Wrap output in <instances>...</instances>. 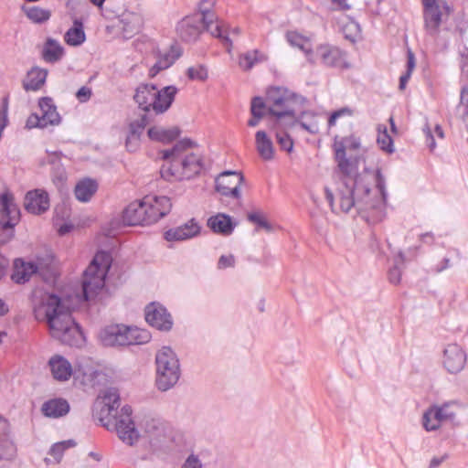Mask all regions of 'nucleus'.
<instances>
[{"instance_id":"nucleus-27","label":"nucleus","mask_w":468,"mask_h":468,"mask_svg":"<svg viewBox=\"0 0 468 468\" xmlns=\"http://www.w3.org/2000/svg\"><path fill=\"white\" fill-rule=\"evenodd\" d=\"M65 56V49L62 45L51 38L48 37L44 42L41 49V58L49 64L59 62Z\"/></svg>"},{"instance_id":"nucleus-47","label":"nucleus","mask_w":468,"mask_h":468,"mask_svg":"<svg viewBox=\"0 0 468 468\" xmlns=\"http://www.w3.org/2000/svg\"><path fill=\"white\" fill-rule=\"evenodd\" d=\"M86 39L85 31H66L65 42L72 47L81 45Z\"/></svg>"},{"instance_id":"nucleus-31","label":"nucleus","mask_w":468,"mask_h":468,"mask_svg":"<svg viewBox=\"0 0 468 468\" xmlns=\"http://www.w3.org/2000/svg\"><path fill=\"white\" fill-rule=\"evenodd\" d=\"M48 76V70L38 67H33L27 74V79L23 81V88L27 91L38 90L45 83Z\"/></svg>"},{"instance_id":"nucleus-40","label":"nucleus","mask_w":468,"mask_h":468,"mask_svg":"<svg viewBox=\"0 0 468 468\" xmlns=\"http://www.w3.org/2000/svg\"><path fill=\"white\" fill-rule=\"evenodd\" d=\"M76 444H77L76 441L72 439L58 441V442L54 443L51 446L48 453L52 457H54L58 462H59L63 456L64 452L69 448H72V447L76 446Z\"/></svg>"},{"instance_id":"nucleus-9","label":"nucleus","mask_w":468,"mask_h":468,"mask_svg":"<svg viewBox=\"0 0 468 468\" xmlns=\"http://www.w3.org/2000/svg\"><path fill=\"white\" fill-rule=\"evenodd\" d=\"M215 0H201L198 11L185 16L177 25L176 29H224V25L212 11Z\"/></svg>"},{"instance_id":"nucleus-10","label":"nucleus","mask_w":468,"mask_h":468,"mask_svg":"<svg viewBox=\"0 0 468 468\" xmlns=\"http://www.w3.org/2000/svg\"><path fill=\"white\" fill-rule=\"evenodd\" d=\"M423 18L428 29H438L453 12L447 0H421Z\"/></svg>"},{"instance_id":"nucleus-32","label":"nucleus","mask_w":468,"mask_h":468,"mask_svg":"<svg viewBox=\"0 0 468 468\" xmlns=\"http://www.w3.org/2000/svg\"><path fill=\"white\" fill-rule=\"evenodd\" d=\"M180 129L176 126L169 129L153 126L148 129L147 135L153 141L169 144L176 140L180 135Z\"/></svg>"},{"instance_id":"nucleus-2","label":"nucleus","mask_w":468,"mask_h":468,"mask_svg":"<svg viewBox=\"0 0 468 468\" xmlns=\"http://www.w3.org/2000/svg\"><path fill=\"white\" fill-rule=\"evenodd\" d=\"M37 321L46 322L50 335L61 344L80 346L84 335L79 324L72 318L71 312L62 299L55 293H48L34 308Z\"/></svg>"},{"instance_id":"nucleus-35","label":"nucleus","mask_w":468,"mask_h":468,"mask_svg":"<svg viewBox=\"0 0 468 468\" xmlns=\"http://www.w3.org/2000/svg\"><path fill=\"white\" fill-rule=\"evenodd\" d=\"M286 39L291 46L298 48L304 53L312 51V42L310 37L303 36L298 31H287Z\"/></svg>"},{"instance_id":"nucleus-33","label":"nucleus","mask_w":468,"mask_h":468,"mask_svg":"<svg viewBox=\"0 0 468 468\" xmlns=\"http://www.w3.org/2000/svg\"><path fill=\"white\" fill-rule=\"evenodd\" d=\"M255 143L260 156L266 161L271 160L274 156V148L271 140L265 131H258L255 134Z\"/></svg>"},{"instance_id":"nucleus-18","label":"nucleus","mask_w":468,"mask_h":468,"mask_svg":"<svg viewBox=\"0 0 468 468\" xmlns=\"http://www.w3.org/2000/svg\"><path fill=\"white\" fill-rule=\"evenodd\" d=\"M466 354L457 344L448 345L443 351V365L451 374L459 373L465 366Z\"/></svg>"},{"instance_id":"nucleus-5","label":"nucleus","mask_w":468,"mask_h":468,"mask_svg":"<svg viewBox=\"0 0 468 468\" xmlns=\"http://www.w3.org/2000/svg\"><path fill=\"white\" fill-rule=\"evenodd\" d=\"M270 104L268 114L276 118L280 125L290 128L298 122L295 116V104L302 103L303 98L283 87H271L267 91Z\"/></svg>"},{"instance_id":"nucleus-29","label":"nucleus","mask_w":468,"mask_h":468,"mask_svg":"<svg viewBox=\"0 0 468 468\" xmlns=\"http://www.w3.org/2000/svg\"><path fill=\"white\" fill-rule=\"evenodd\" d=\"M42 413L48 418H60L69 411V404L64 399H52L43 403Z\"/></svg>"},{"instance_id":"nucleus-6","label":"nucleus","mask_w":468,"mask_h":468,"mask_svg":"<svg viewBox=\"0 0 468 468\" xmlns=\"http://www.w3.org/2000/svg\"><path fill=\"white\" fill-rule=\"evenodd\" d=\"M133 410L131 406L125 405L121 411L115 410L112 407L104 405L96 413V417L107 430L116 431L118 437L128 445H133L139 439V432L132 419Z\"/></svg>"},{"instance_id":"nucleus-7","label":"nucleus","mask_w":468,"mask_h":468,"mask_svg":"<svg viewBox=\"0 0 468 468\" xmlns=\"http://www.w3.org/2000/svg\"><path fill=\"white\" fill-rule=\"evenodd\" d=\"M155 386L160 391L174 388L181 376L179 359L170 346H163L155 355Z\"/></svg>"},{"instance_id":"nucleus-37","label":"nucleus","mask_w":468,"mask_h":468,"mask_svg":"<svg viewBox=\"0 0 468 468\" xmlns=\"http://www.w3.org/2000/svg\"><path fill=\"white\" fill-rule=\"evenodd\" d=\"M127 338V346L143 345L150 341L151 335L147 330L128 326Z\"/></svg>"},{"instance_id":"nucleus-23","label":"nucleus","mask_w":468,"mask_h":468,"mask_svg":"<svg viewBox=\"0 0 468 468\" xmlns=\"http://www.w3.org/2000/svg\"><path fill=\"white\" fill-rule=\"evenodd\" d=\"M33 274H37V266L34 261H26L21 258L14 261L11 280L15 283L25 284Z\"/></svg>"},{"instance_id":"nucleus-36","label":"nucleus","mask_w":468,"mask_h":468,"mask_svg":"<svg viewBox=\"0 0 468 468\" xmlns=\"http://www.w3.org/2000/svg\"><path fill=\"white\" fill-rule=\"evenodd\" d=\"M264 60H266V57L259 52V50L254 49L241 54L239 59V65L244 70H250L255 64Z\"/></svg>"},{"instance_id":"nucleus-30","label":"nucleus","mask_w":468,"mask_h":468,"mask_svg":"<svg viewBox=\"0 0 468 468\" xmlns=\"http://www.w3.org/2000/svg\"><path fill=\"white\" fill-rule=\"evenodd\" d=\"M38 106L42 112L41 120L45 122V127L48 124L57 125L60 122V116L57 112V107L53 103V100L49 97H43L38 101Z\"/></svg>"},{"instance_id":"nucleus-21","label":"nucleus","mask_w":468,"mask_h":468,"mask_svg":"<svg viewBox=\"0 0 468 468\" xmlns=\"http://www.w3.org/2000/svg\"><path fill=\"white\" fill-rule=\"evenodd\" d=\"M37 274L47 282L54 281L57 276V264L53 252L46 250L43 253H37L36 261Z\"/></svg>"},{"instance_id":"nucleus-15","label":"nucleus","mask_w":468,"mask_h":468,"mask_svg":"<svg viewBox=\"0 0 468 468\" xmlns=\"http://www.w3.org/2000/svg\"><path fill=\"white\" fill-rule=\"evenodd\" d=\"M144 313L145 320L151 326L166 332L172 329V316L162 304L151 303L145 307Z\"/></svg>"},{"instance_id":"nucleus-19","label":"nucleus","mask_w":468,"mask_h":468,"mask_svg":"<svg viewBox=\"0 0 468 468\" xmlns=\"http://www.w3.org/2000/svg\"><path fill=\"white\" fill-rule=\"evenodd\" d=\"M453 418L454 413L448 410L447 405L431 406L423 414L422 425L427 431H433L440 428L442 421Z\"/></svg>"},{"instance_id":"nucleus-39","label":"nucleus","mask_w":468,"mask_h":468,"mask_svg":"<svg viewBox=\"0 0 468 468\" xmlns=\"http://www.w3.org/2000/svg\"><path fill=\"white\" fill-rule=\"evenodd\" d=\"M122 29H138L144 27V18L138 13L126 12L121 16Z\"/></svg>"},{"instance_id":"nucleus-48","label":"nucleus","mask_w":468,"mask_h":468,"mask_svg":"<svg viewBox=\"0 0 468 468\" xmlns=\"http://www.w3.org/2000/svg\"><path fill=\"white\" fill-rule=\"evenodd\" d=\"M276 140L280 148L288 153L292 151L293 142L290 135L285 132H278L276 133Z\"/></svg>"},{"instance_id":"nucleus-45","label":"nucleus","mask_w":468,"mask_h":468,"mask_svg":"<svg viewBox=\"0 0 468 468\" xmlns=\"http://www.w3.org/2000/svg\"><path fill=\"white\" fill-rule=\"evenodd\" d=\"M377 142L381 150H383L388 154H392L394 152L393 139L388 133L386 127H384V130L382 133L379 132V133L378 135Z\"/></svg>"},{"instance_id":"nucleus-54","label":"nucleus","mask_w":468,"mask_h":468,"mask_svg":"<svg viewBox=\"0 0 468 468\" xmlns=\"http://www.w3.org/2000/svg\"><path fill=\"white\" fill-rule=\"evenodd\" d=\"M15 237V229H4L0 226V247L11 241Z\"/></svg>"},{"instance_id":"nucleus-62","label":"nucleus","mask_w":468,"mask_h":468,"mask_svg":"<svg viewBox=\"0 0 468 468\" xmlns=\"http://www.w3.org/2000/svg\"><path fill=\"white\" fill-rule=\"evenodd\" d=\"M9 264V260L0 253V281L3 279V277H5Z\"/></svg>"},{"instance_id":"nucleus-50","label":"nucleus","mask_w":468,"mask_h":468,"mask_svg":"<svg viewBox=\"0 0 468 468\" xmlns=\"http://www.w3.org/2000/svg\"><path fill=\"white\" fill-rule=\"evenodd\" d=\"M353 111L348 107L341 108L337 111L333 112L328 118V126L332 127L335 125L336 120L344 115H352Z\"/></svg>"},{"instance_id":"nucleus-26","label":"nucleus","mask_w":468,"mask_h":468,"mask_svg":"<svg viewBox=\"0 0 468 468\" xmlns=\"http://www.w3.org/2000/svg\"><path fill=\"white\" fill-rule=\"evenodd\" d=\"M178 90L176 86L170 85L161 90H156L154 112L155 114H161L166 112L175 101Z\"/></svg>"},{"instance_id":"nucleus-46","label":"nucleus","mask_w":468,"mask_h":468,"mask_svg":"<svg viewBox=\"0 0 468 468\" xmlns=\"http://www.w3.org/2000/svg\"><path fill=\"white\" fill-rule=\"evenodd\" d=\"M403 261L404 255L402 252H399L398 258L396 259L395 265L388 270V277L389 282L393 284H398L400 282L401 271L398 264H402Z\"/></svg>"},{"instance_id":"nucleus-43","label":"nucleus","mask_w":468,"mask_h":468,"mask_svg":"<svg viewBox=\"0 0 468 468\" xmlns=\"http://www.w3.org/2000/svg\"><path fill=\"white\" fill-rule=\"evenodd\" d=\"M268 108L261 97L256 96L252 98L250 102V113L252 116L264 117L268 113Z\"/></svg>"},{"instance_id":"nucleus-59","label":"nucleus","mask_w":468,"mask_h":468,"mask_svg":"<svg viewBox=\"0 0 468 468\" xmlns=\"http://www.w3.org/2000/svg\"><path fill=\"white\" fill-rule=\"evenodd\" d=\"M332 10L346 11L351 8V5L347 3V0H330Z\"/></svg>"},{"instance_id":"nucleus-44","label":"nucleus","mask_w":468,"mask_h":468,"mask_svg":"<svg viewBox=\"0 0 468 468\" xmlns=\"http://www.w3.org/2000/svg\"><path fill=\"white\" fill-rule=\"evenodd\" d=\"M186 76L191 80L205 81L208 78L207 69L204 65L190 67L186 70Z\"/></svg>"},{"instance_id":"nucleus-20","label":"nucleus","mask_w":468,"mask_h":468,"mask_svg":"<svg viewBox=\"0 0 468 468\" xmlns=\"http://www.w3.org/2000/svg\"><path fill=\"white\" fill-rule=\"evenodd\" d=\"M16 455V446L11 438L7 420L0 417V462L12 461Z\"/></svg>"},{"instance_id":"nucleus-49","label":"nucleus","mask_w":468,"mask_h":468,"mask_svg":"<svg viewBox=\"0 0 468 468\" xmlns=\"http://www.w3.org/2000/svg\"><path fill=\"white\" fill-rule=\"evenodd\" d=\"M49 12L38 7H33L27 12V16L34 22L41 23L49 18Z\"/></svg>"},{"instance_id":"nucleus-55","label":"nucleus","mask_w":468,"mask_h":468,"mask_svg":"<svg viewBox=\"0 0 468 468\" xmlns=\"http://www.w3.org/2000/svg\"><path fill=\"white\" fill-rule=\"evenodd\" d=\"M91 89L86 86L80 88L76 93V98L80 102H87L91 97Z\"/></svg>"},{"instance_id":"nucleus-53","label":"nucleus","mask_w":468,"mask_h":468,"mask_svg":"<svg viewBox=\"0 0 468 468\" xmlns=\"http://www.w3.org/2000/svg\"><path fill=\"white\" fill-rule=\"evenodd\" d=\"M7 111H8V102L7 98H4L2 106L0 107V130H4L7 125Z\"/></svg>"},{"instance_id":"nucleus-34","label":"nucleus","mask_w":468,"mask_h":468,"mask_svg":"<svg viewBox=\"0 0 468 468\" xmlns=\"http://www.w3.org/2000/svg\"><path fill=\"white\" fill-rule=\"evenodd\" d=\"M97 188L98 184L95 180L90 178L84 179L76 185L74 190L75 197L81 202H87L96 193Z\"/></svg>"},{"instance_id":"nucleus-57","label":"nucleus","mask_w":468,"mask_h":468,"mask_svg":"<svg viewBox=\"0 0 468 468\" xmlns=\"http://www.w3.org/2000/svg\"><path fill=\"white\" fill-rule=\"evenodd\" d=\"M235 264V258L233 255H221L218 261V269H226L233 267Z\"/></svg>"},{"instance_id":"nucleus-12","label":"nucleus","mask_w":468,"mask_h":468,"mask_svg":"<svg viewBox=\"0 0 468 468\" xmlns=\"http://www.w3.org/2000/svg\"><path fill=\"white\" fill-rule=\"evenodd\" d=\"M154 57L157 58L156 62L149 69V76L155 77L160 71L170 68L183 54L181 45L173 40L167 51L162 52L157 47L153 51Z\"/></svg>"},{"instance_id":"nucleus-51","label":"nucleus","mask_w":468,"mask_h":468,"mask_svg":"<svg viewBox=\"0 0 468 468\" xmlns=\"http://www.w3.org/2000/svg\"><path fill=\"white\" fill-rule=\"evenodd\" d=\"M228 31H211L213 37L218 38L226 50L229 53L232 48V40L226 34Z\"/></svg>"},{"instance_id":"nucleus-28","label":"nucleus","mask_w":468,"mask_h":468,"mask_svg":"<svg viewBox=\"0 0 468 468\" xmlns=\"http://www.w3.org/2000/svg\"><path fill=\"white\" fill-rule=\"evenodd\" d=\"M48 365L52 376L59 381L68 380L72 375L70 363L63 356L56 355L49 359Z\"/></svg>"},{"instance_id":"nucleus-42","label":"nucleus","mask_w":468,"mask_h":468,"mask_svg":"<svg viewBox=\"0 0 468 468\" xmlns=\"http://www.w3.org/2000/svg\"><path fill=\"white\" fill-rule=\"evenodd\" d=\"M102 403L106 407H112L115 410H118L120 407V394L118 389L114 388H108L102 397Z\"/></svg>"},{"instance_id":"nucleus-38","label":"nucleus","mask_w":468,"mask_h":468,"mask_svg":"<svg viewBox=\"0 0 468 468\" xmlns=\"http://www.w3.org/2000/svg\"><path fill=\"white\" fill-rule=\"evenodd\" d=\"M153 122V116L150 113H144L138 119L129 124V133L141 138L145 127Z\"/></svg>"},{"instance_id":"nucleus-63","label":"nucleus","mask_w":468,"mask_h":468,"mask_svg":"<svg viewBox=\"0 0 468 468\" xmlns=\"http://www.w3.org/2000/svg\"><path fill=\"white\" fill-rule=\"evenodd\" d=\"M460 102L465 107L464 114L468 115V86L462 89Z\"/></svg>"},{"instance_id":"nucleus-64","label":"nucleus","mask_w":468,"mask_h":468,"mask_svg":"<svg viewBox=\"0 0 468 468\" xmlns=\"http://www.w3.org/2000/svg\"><path fill=\"white\" fill-rule=\"evenodd\" d=\"M360 32L361 31H352L349 34H346L345 38L348 39L352 44H356L361 39Z\"/></svg>"},{"instance_id":"nucleus-1","label":"nucleus","mask_w":468,"mask_h":468,"mask_svg":"<svg viewBox=\"0 0 468 468\" xmlns=\"http://www.w3.org/2000/svg\"><path fill=\"white\" fill-rule=\"evenodd\" d=\"M360 146V139L354 135L343 137L339 141L335 140V159L342 174L343 183V188L339 189V209L348 213L355 207L362 218L370 224H376L386 216V178L380 168L365 167L354 176H351L352 171L357 168L361 156L351 154L347 157L346 151H356Z\"/></svg>"},{"instance_id":"nucleus-24","label":"nucleus","mask_w":468,"mask_h":468,"mask_svg":"<svg viewBox=\"0 0 468 468\" xmlns=\"http://www.w3.org/2000/svg\"><path fill=\"white\" fill-rule=\"evenodd\" d=\"M156 90L157 87L154 84H141L136 89L133 99L144 113H150L151 110L154 111Z\"/></svg>"},{"instance_id":"nucleus-22","label":"nucleus","mask_w":468,"mask_h":468,"mask_svg":"<svg viewBox=\"0 0 468 468\" xmlns=\"http://www.w3.org/2000/svg\"><path fill=\"white\" fill-rule=\"evenodd\" d=\"M201 228L195 218L176 228L170 229L165 232V239L167 241H182L197 236Z\"/></svg>"},{"instance_id":"nucleus-14","label":"nucleus","mask_w":468,"mask_h":468,"mask_svg":"<svg viewBox=\"0 0 468 468\" xmlns=\"http://www.w3.org/2000/svg\"><path fill=\"white\" fill-rule=\"evenodd\" d=\"M316 56L326 67L346 69L350 64L346 60V53L332 45H321L316 48Z\"/></svg>"},{"instance_id":"nucleus-60","label":"nucleus","mask_w":468,"mask_h":468,"mask_svg":"<svg viewBox=\"0 0 468 468\" xmlns=\"http://www.w3.org/2000/svg\"><path fill=\"white\" fill-rule=\"evenodd\" d=\"M423 133L426 136L427 146L431 151H433L436 147V144L434 140V135L431 131L430 127L428 126V124H426L425 127L423 128Z\"/></svg>"},{"instance_id":"nucleus-58","label":"nucleus","mask_w":468,"mask_h":468,"mask_svg":"<svg viewBox=\"0 0 468 468\" xmlns=\"http://www.w3.org/2000/svg\"><path fill=\"white\" fill-rule=\"evenodd\" d=\"M27 126L28 128H44L45 122H42L41 117L39 115H37V113H32L27 121Z\"/></svg>"},{"instance_id":"nucleus-56","label":"nucleus","mask_w":468,"mask_h":468,"mask_svg":"<svg viewBox=\"0 0 468 468\" xmlns=\"http://www.w3.org/2000/svg\"><path fill=\"white\" fill-rule=\"evenodd\" d=\"M181 468H202V463L197 455L191 454L184 462Z\"/></svg>"},{"instance_id":"nucleus-4","label":"nucleus","mask_w":468,"mask_h":468,"mask_svg":"<svg viewBox=\"0 0 468 468\" xmlns=\"http://www.w3.org/2000/svg\"><path fill=\"white\" fill-rule=\"evenodd\" d=\"M172 208L169 197H144L130 203L122 212V221L128 226L151 225L165 217Z\"/></svg>"},{"instance_id":"nucleus-61","label":"nucleus","mask_w":468,"mask_h":468,"mask_svg":"<svg viewBox=\"0 0 468 468\" xmlns=\"http://www.w3.org/2000/svg\"><path fill=\"white\" fill-rule=\"evenodd\" d=\"M415 66H416V62H415L414 53L410 49H408V52H407V70L405 72H409L410 74H412V71H413Z\"/></svg>"},{"instance_id":"nucleus-25","label":"nucleus","mask_w":468,"mask_h":468,"mask_svg":"<svg viewBox=\"0 0 468 468\" xmlns=\"http://www.w3.org/2000/svg\"><path fill=\"white\" fill-rule=\"evenodd\" d=\"M207 225L216 234L229 236L234 231L237 222L233 221L229 215L218 213L207 219Z\"/></svg>"},{"instance_id":"nucleus-11","label":"nucleus","mask_w":468,"mask_h":468,"mask_svg":"<svg viewBox=\"0 0 468 468\" xmlns=\"http://www.w3.org/2000/svg\"><path fill=\"white\" fill-rule=\"evenodd\" d=\"M0 226L4 229H15L20 221V209L10 191L0 194Z\"/></svg>"},{"instance_id":"nucleus-13","label":"nucleus","mask_w":468,"mask_h":468,"mask_svg":"<svg viewBox=\"0 0 468 468\" xmlns=\"http://www.w3.org/2000/svg\"><path fill=\"white\" fill-rule=\"evenodd\" d=\"M243 181L244 176L241 173L225 171L216 178V190L222 196L239 199L241 197L239 186Z\"/></svg>"},{"instance_id":"nucleus-52","label":"nucleus","mask_w":468,"mask_h":468,"mask_svg":"<svg viewBox=\"0 0 468 468\" xmlns=\"http://www.w3.org/2000/svg\"><path fill=\"white\" fill-rule=\"evenodd\" d=\"M141 138L128 134L125 140L126 149L131 152H136L140 147Z\"/></svg>"},{"instance_id":"nucleus-41","label":"nucleus","mask_w":468,"mask_h":468,"mask_svg":"<svg viewBox=\"0 0 468 468\" xmlns=\"http://www.w3.org/2000/svg\"><path fill=\"white\" fill-rule=\"evenodd\" d=\"M248 220L257 226L258 229H262L267 232H271L272 230V226L266 219L265 216L261 211H254L248 213L247 215Z\"/></svg>"},{"instance_id":"nucleus-8","label":"nucleus","mask_w":468,"mask_h":468,"mask_svg":"<svg viewBox=\"0 0 468 468\" xmlns=\"http://www.w3.org/2000/svg\"><path fill=\"white\" fill-rule=\"evenodd\" d=\"M111 261V256L105 251L95 254L83 273L82 294L85 300L95 297L104 287Z\"/></svg>"},{"instance_id":"nucleus-17","label":"nucleus","mask_w":468,"mask_h":468,"mask_svg":"<svg viewBox=\"0 0 468 468\" xmlns=\"http://www.w3.org/2000/svg\"><path fill=\"white\" fill-rule=\"evenodd\" d=\"M127 330L125 324H111L101 330L99 337L104 346H127Z\"/></svg>"},{"instance_id":"nucleus-16","label":"nucleus","mask_w":468,"mask_h":468,"mask_svg":"<svg viewBox=\"0 0 468 468\" xmlns=\"http://www.w3.org/2000/svg\"><path fill=\"white\" fill-rule=\"evenodd\" d=\"M24 207L30 214H44L50 207V200L48 192L40 188L28 191L25 197Z\"/></svg>"},{"instance_id":"nucleus-3","label":"nucleus","mask_w":468,"mask_h":468,"mask_svg":"<svg viewBox=\"0 0 468 468\" xmlns=\"http://www.w3.org/2000/svg\"><path fill=\"white\" fill-rule=\"evenodd\" d=\"M194 146V141L184 138L172 148L161 151V158L165 162L160 168L161 177L166 181L189 180L199 175L204 168L202 158L195 154L182 157L184 151Z\"/></svg>"}]
</instances>
